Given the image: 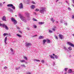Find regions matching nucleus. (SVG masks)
Wrapping results in <instances>:
<instances>
[{"label": "nucleus", "mask_w": 74, "mask_h": 74, "mask_svg": "<svg viewBox=\"0 0 74 74\" xmlns=\"http://www.w3.org/2000/svg\"><path fill=\"white\" fill-rule=\"evenodd\" d=\"M11 20L12 22H14V25H16L17 23V21H16L15 19L13 18H12Z\"/></svg>", "instance_id": "f257e3e1"}, {"label": "nucleus", "mask_w": 74, "mask_h": 74, "mask_svg": "<svg viewBox=\"0 0 74 74\" xmlns=\"http://www.w3.org/2000/svg\"><path fill=\"white\" fill-rule=\"evenodd\" d=\"M44 11H45V10H44V9L43 8H41L40 10V12L41 14H44Z\"/></svg>", "instance_id": "f03ea898"}, {"label": "nucleus", "mask_w": 74, "mask_h": 74, "mask_svg": "<svg viewBox=\"0 0 74 74\" xmlns=\"http://www.w3.org/2000/svg\"><path fill=\"white\" fill-rule=\"evenodd\" d=\"M2 27H5V28L6 30H8V29H9L8 27H7V26L4 24H2Z\"/></svg>", "instance_id": "7ed1b4c3"}, {"label": "nucleus", "mask_w": 74, "mask_h": 74, "mask_svg": "<svg viewBox=\"0 0 74 74\" xmlns=\"http://www.w3.org/2000/svg\"><path fill=\"white\" fill-rule=\"evenodd\" d=\"M67 43L68 45H70V46H71V47H73V48H74V44L71 43V42H67Z\"/></svg>", "instance_id": "20e7f679"}, {"label": "nucleus", "mask_w": 74, "mask_h": 74, "mask_svg": "<svg viewBox=\"0 0 74 74\" xmlns=\"http://www.w3.org/2000/svg\"><path fill=\"white\" fill-rule=\"evenodd\" d=\"M23 4H22V3H21L20 4H19V8H20V9H21V8H23Z\"/></svg>", "instance_id": "39448f33"}, {"label": "nucleus", "mask_w": 74, "mask_h": 74, "mask_svg": "<svg viewBox=\"0 0 74 74\" xmlns=\"http://www.w3.org/2000/svg\"><path fill=\"white\" fill-rule=\"evenodd\" d=\"M2 20L3 21H7V20H6V18L5 16H3L2 17Z\"/></svg>", "instance_id": "423d86ee"}, {"label": "nucleus", "mask_w": 74, "mask_h": 74, "mask_svg": "<svg viewBox=\"0 0 74 74\" xmlns=\"http://www.w3.org/2000/svg\"><path fill=\"white\" fill-rule=\"evenodd\" d=\"M59 37L60 39H63V35L62 34H60L59 35Z\"/></svg>", "instance_id": "0eeeda50"}, {"label": "nucleus", "mask_w": 74, "mask_h": 74, "mask_svg": "<svg viewBox=\"0 0 74 74\" xmlns=\"http://www.w3.org/2000/svg\"><path fill=\"white\" fill-rule=\"evenodd\" d=\"M32 45V44L30 43H27L26 44V46H30Z\"/></svg>", "instance_id": "6e6552de"}, {"label": "nucleus", "mask_w": 74, "mask_h": 74, "mask_svg": "<svg viewBox=\"0 0 74 74\" xmlns=\"http://www.w3.org/2000/svg\"><path fill=\"white\" fill-rule=\"evenodd\" d=\"M43 38H44V36H40L39 37V39H40V40H41V39H43Z\"/></svg>", "instance_id": "1a4fd4ad"}, {"label": "nucleus", "mask_w": 74, "mask_h": 74, "mask_svg": "<svg viewBox=\"0 0 74 74\" xmlns=\"http://www.w3.org/2000/svg\"><path fill=\"white\" fill-rule=\"evenodd\" d=\"M47 42V40L45 39H44L43 40V45H44L45 44V43Z\"/></svg>", "instance_id": "9d476101"}, {"label": "nucleus", "mask_w": 74, "mask_h": 74, "mask_svg": "<svg viewBox=\"0 0 74 74\" xmlns=\"http://www.w3.org/2000/svg\"><path fill=\"white\" fill-rule=\"evenodd\" d=\"M31 8L32 9H33V10L34 9V8H35V6L34 5H32L31 6Z\"/></svg>", "instance_id": "9b49d317"}, {"label": "nucleus", "mask_w": 74, "mask_h": 74, "mask_svg": "<svg viewBox=\"0 0 74 74\" xmlns=\"http://www.w3.org/2000/svg\"><path fill=\"white\" fill-rule=\"evenodd\" d=\"M39 25H42L44 24V22H39Z\"/></svg>", "instance_id": "f8f14e48"}, {"label": "nucleus", "mask_w": 74, "mask_h": 74, "mask_svg": "<svg viewBox=\"0 0 74 74\" xmlns=\"http://www.w3.org/2000/svg\"><path fill=\"white\" fill-rule=\"evenodd\" d=\"M56 28V27L55 26H54V27H53V28L52 29V30H53V31H55V29Z\"/></svg>", "instance_id": "ddd939ff"}, {"label": "nucleus", "mask_w": 74, "mask_h": 74, "mask_svg": "<svg viewBox=\"0 0 74 74\" xmlns=\"http://www.w3.org/2000/svg\"><path fill=\"white\" fill-rule=\"evenodd\" d=\"M7 7H12L13 6V5L12 4H9L7 5Z\"/></svg>", "instance_id": "4468645a"}, {"label": "nucleus", "mask_w": 74, "mask_h": 74, "mask_svg": "<svg viewBox=\"0 0 74 74\" xmlns=\"http://www.w3.org/2000/svg\"><path fill=\"white\" fill-rule=\"evenodd\" d=\"M51 21H52L53 23H54V22H55V20H53V18H51Z\"/></svg>", "instance_id": "2eb2a0df"}, {"label": "nucleus", "mask_w": 74, "mask_h": 74, "mask_svg": "<svg viewBox=\"0 0 74 74\" xmlns=\"http://www.w3.org/2000/svg\"><path fill=\"white\" fill-rule=\"evenodd\" d=\"M7 37H6L5 39L4 42L6 44V41H7Z\"/></svg>", "instance_id": "dca6fc26"}, {"label": "nucleus", "mask_w": 74, "mask_h": 74, "mask_svg": "<svg viewBox=\"0 0 74 74\" xmlns=\"http://www.w3.org/2000/svg\"><path fill=\"white\" fill-rule=\"evenodd\" d=\"M3 36H8V34L7 33H4L3 34Z\"/></svg>", "instance_id": "f3484780"}, {"label": "nucleus", "mask_w": 74, "mask_h": 74, "mask_svg": "<svg viewBox=\"0 0 74 74\" xmlns=\"http://www.w3.org/2000/svg\"><path fill=\"white\" fill-rule=\"evenodd\" d=\"M20 62H21V63H23V62H25V60H20Z\"/></svg>", "instance_id": "a211bd4d"}, {"label": "nucleus", "mask_w": 74, "mask_h": 74, "mask_svg": "<svg viewBox=\"0 0 74 74\" xmlns=\"http://www.w3.org/2000/svg\"><path fill=\"white\" fill-rule=\"evenodd\" d=\"M21 67H26V66L25 64H23L21 65Z\"/></svg>", "instance_id": "6ab92c4d"}, {"label": "nucleus", "mask_w": 74, "mask_h": 74, "mask_svg": "<svg viewBox=\"0 0 74 74\" xmlns=\"http://www.w3.org/2000/svg\"><path fill=\"white\" fill-rule=\"evenodd\" d=\"M68 49H69V50H70V51H71V50H72V48H71V47H69L68 48Z\"/></svg>", "instance_id": "aec40b11"}, {"label": "nucleus", "mask_w": 74, "mask_h": 74, "mask_svg": "<svg viewBox=\"0 0 74 74\" xmlns=\"http://www.w3.org/2000/svg\"><path fill=\"white\" fill-rule=\"evenodd\" d=\"M47 43H50V40L48 39L47 40Z\"/></svg>", "instance_id": "412c9836"}, {"label": "nucleus", "mask_w": 74, "mask_h": 74, "mask_svg": "<svg viewBox=\"0 0 74 74\" xmlns=\"http://www.w3.org/2000/svg\"><path fill=\"white\" fill-rule=\"evenodd\" d=\"M34 61H36L37 62H40V60L34 59Z\"/></svg>", "instance_id": "4be33fe9"}, {"label": "nucleus", "mask_w": 74, "mask_h": 74, "mask_svg": "<svg viewBox=\"0 0 74 74\" xmlns=\"http://www.w3.org/2000/svg\"><path fill=\"white\" fill-rule=\"evenodd\" d=\"M20 18H21V20L23 21H24V18H22V17H20Z\"/></svg>", "instance_id": "5701e85b"}, {"label": "nucleus", "mask_w": 74, "mask_h": 74, "mask_svg": "<svg viewBox=\"0 0 74 74\" xmlns=\"http://www.w3.org/2000/svg\"><path fill=\"white\" fill-rule=\"evenodd\" d=\"M24 58L25 59V60H27V57H26L24 56Z\"/></svg>", "instance_id": "b1692460"}, {"label": "nucleus", "mask_w": 74, "mask_h": 74, "mask_svg": "<svg viewBox=\"0 0 74 74\" xmlns=\"http://www.w3.org/2000/svg\"><path fill=\"white\" fill-rule=\"evenodd\" d=\"M51 56V59H52V58H53V59H54V57L53 56Z\"/></svg>", "instance_id": "393cba45"}, {"label": "nucleus", "mask_w": 74, "mask_h": 74, "mask_svg": "<svg viewBox=\"0 0 74 74\" xmlns=\"http://www.w3.org/2000/svg\"><path fill=\"white\" fill-rule=\"evenodd\" d=\"M12 8L14 9V10H15V6H13V5L12 6Z\"/></svg>", "instance_id": "a878e982"}, {"label": "nucleus", "mask_w": 74, "mask_h": 74, "mask_svg": "<svg viewBox=\"0 0 74 74\" xmlns=\"http://www.w3.org/2000/svg\"><path fill=\"white\" fill-rule=\"evenodd\" d=\"M17 36H18V37H22V36H21V35H19V34H17Z\"/></svg>", "instance_id": "bb28decb"}, {"label": "nucleus", "mask_w": 74, "mask_h": 74, "mask_svg": "<svg viewBox=\"0 0 74 74\" xmlns=\"http://www.w3.org/2000/svg\"><path fill=\"white\" fill-rule=\"evenodd\" d=\"M35 11H39V9H36Z\"/></svg>", "instance_id": "cd10ccee"}, {"label": "nucleus", "mask_w": 74, "mask_h": 74, "mask_svg": "<svg viewBox=\"0 0 74 74\" xmlns=\"http://www.w3.org/2000/svg\"><path fill=\"white\" fill-rule=\"evenodd\" d=\"M33 21H37V20L34 18H33Z\"/></svg>", "instance_id": "c85d7f7f"}, {"label": "nucleus", "mask_w": 74, "mask_h": 74, "mask_svg": "<svg viewBox=\"0 0 74 74\" xmlns=\"http://www.w3.org/2000/svg\"><path fill=\"white\" fill-rule=\"evenodd\" d=\"M55 57L56 59H58V56L57 55H55Z\"/></svg>", "instance_id": "c756f323"}, {"label": "nucleus", "mask_w": 74, "mask_h": 74, "mask_svg": "<svg viewBox=\"0 0 74 74\" xmlns=\"http://www.w3.org/2000/svg\"><path fill=\"white\" fill-rule=\"evenodd\" d=\"M34 28H36L37 27L36 25H34Z\"/></svg>", "instance_id": "7c9ffc66"}, {"label": "nucleus", "mask_w": 74, "mask_h": 74, "mask_svg": "<svg viewBox=\"0 0 74 74\" xmlns=\"http://www.w3.org/2000/svg\"><path fill=\"white\" fill-rule=\"evenodd\" d=\"M32 4H36V3L34 2V1H32Z\"/></svg>", "instance_id": "2f4dec72"}, {"label": "nucleus", "mask_w": 74, "mask_h": 74, "mask_svg": "<svg viewBox=\"0 0 74 74\" xmlns=\"http://www.w3.org/2000/svg\"><path fill=\"white\" fill-rule=\"evenodd\" d=\"M64 70H65V71H67V70H68V68H65L64 69Z\"/></svg>", "instance_id": "473e14b6"}, {"label": "nucleus", "mask_w": 74, "mask_h": 74, "mask_svg": "<svg viewBox=\"0 0 74 74\" xmlns=\"http://www.w3.org/2000/svg\"><path fill=\"white\" fill-rule=\"evenodd\" d=\"M49 33H52V31L51 30H49Z\"/></svg>", "instance_id": "72a5a7b5"}, {"label": "nucleus", "mask_w": 74, "mask_h": 74, "mask_svg": "<svg viewBox=\"0 0 74 74\" xmlns=\"http://www.w3.org/2000/svg\"><path fill=\"white\" fill-rule=\"evenodd\" d=\"M8 67L7 66H5L4 67V69H7Z\"/></svg>", "instance_id": "f704fd0d"}, {"label": "nucleus", "mask_w": 74, "mask_h": 74, "mask_svg": "<svg viewBox=\"0 0 74 74\" xmlns=\"http://www.w3.org/2000/svg\"><path fill=\"white\" fill-rule=\"evenodd\" d=\"M41 62H42V63H44V60H42Z\"/></svg>", "instance_id": "c9c22d12"}, {"label": "nucleus", "mask_w": 74, "mask_h": 74, "mask_svg": "<svg viewBox=\"0 0 74 74\" xmlns=\"http://www.w3.org/2000/svg\"><path fill=\"white\" fill-rule=\"evenodd\" d=\"M10 50L12 51V52H13V49L12 48H11L10 49Z\"/></svg>", "instance_id": "e433bc0d"}, {"label": "nucleus", "mask_w": 74, "mask_h": 74, "mask_svg": "<svg viewBox=\"0 0 74 74\" xmlns=\"http://www.w3.org/2000/svg\"><path fill=\"white\" fill-rule=\"evenodd\" d=\"M55 38H56V39H58V37H57V36H55Z\"/></svg>", "instance_id": "4c0bfd02"}, {"label": "nucleus", "mask_w": 74, "mask_h": 74, "mask_svg": "<svg viewBox=\"0 0 74 74\" xmlns=\"http://www.w3.org/2000/svg\"><path fill=\"white\" fill-rule=\"evenodd\" d=\"M16 70H19V68H16Z\"/></svg>", "instance_id": "58836bf2"}, {"label": "nucleus", "mask_w": 74, "mask_h": 74, "mask_svg": "<svg viewBox=\"0 0 74 74\" xmlns=\"http://www.w3.org/2000/svg\"><path fill=\"white\" fill-rule=\"evenodd\" d=\"M3 26V24L0 23V26Z\"/></svg>", "instance_id": "ea45409f"}, {"label": "nucleus", "mask_w": 74, "mask_h": 74, "mask_svg": "<svg viewBox=\"0 0 74 74\" xmlns=\"http://www.w3.org/2000/svg\"><path fill=\"white\" fill-rule=\"evenodd\" d=\"M27 74H31V73L30 72L28 73Z\"/></svg>", "instance_id": "a19ab883"}, {"label": "nucleus", "mask_w": 74, "mask_h": 74, "mask_svg": "<svg viewBox=\"0 0 74 74\" xmlns=\"http://www.w3.org/2000/svg\"><path fill=\"white\" fill-rule=\"evenodd\" d=\"M72 18L73 19H74V15H73L72 16Z\"/></svg>", "instance_id": "79ce46f5"}, {"label": "nucleus", "mask_w": 74, "mask_h": 74, "mask_svg": "<svg viewBox=\"0 0 74 74\" xmlns=\"http://www.w3.org/2000/svg\"><path fill=\"white\" fill-rule=\"evenodd\" d=\"M68 73H73V72L72 71H71V72L69 71Z\"/></svg>", "instance_id": "37998d69"}, {"label": "nucleus", "mask_w": 74, "mask_h": 74, "mask_svg": "<svg viewBox=\"0 0 74 74\" xmlns=\"http://www.w3.org/2000/svg\"><path fill=\"white\" fill-rule=\"evenodd\" d=\"M69 71H72V70H71V69H70V70H69Z\"/></svg>", "instance_id": "c03bdc74"}, {"label": "nucleus", "mask_w": 74, "mask_h": 74, "mask_svg": "<svg viewBox=\"0 0 74 74\" xmlns=\"http://www.w3.org/2000/svg\"><path fill=\"white\" fill-rule=\"evenodd\" d=\"M17 29H19V27H17Z\"/></svg>", "instance_id": "a18cd8bd"}, {"label": "nucleus", "mask_w": 74, "mask_h": 74, "mask_svg": "<svg viewBox=\"0 0 74 74\" xmlns=\"http://www.w3.org/2000/svg\"><path fill=\"white\" fill-rule=\"evenodd\" d=\"M66 3H67L68 4L69 3H68V2H67V1H66Z\"/></svg>", "instance_id": "49530a36"}, {"label": "nucleus", "mask_w": 74, "mask_h": 74, "mask_svg": "<svg viewBox=\"0 0 74 74\" xmlns=\"http://www.w3.org/2000/svg\"><path fill=\"white\" fill-rule=\"evenodd\" d=\"M59 1V0H57L56 1V2H58Z\"/></svg>", "instance_id": "de8ad7c7"}, {"label": "nucleus", "mask_w": 74, "mask_h": 74, "mask_svg": "<svg viewBox=\"0 0 74 74\" xmlns=\"http://www.w3.org/2000/svg\"><path fill=\"white\" fill-rule=\"evenodd\" d=\"M35 36H37V35H34V36H33V37H35Z\"/></svg>", "instance_id": "09e8293b"}, {"label": "nucleus", "mask_w": 74, "mask_h": 74, "mask_svg": "<svg viewBox=\"0 0 74 74\" xmlns=\"http://www.w3.org/2000/svg\"><path fill=\"white\" fill-rule=\"evenodd\" d=\"M26 15H29V14H28V13H26Z\"/></svg>", "instance_id": "8fccbe9b"}, {"label": "nucleus", "mask_w": 74, "mask_h": 74, "mask_svg": "<svg viewBox=\"0 0 74 74\" xmlns=\"http://www.w3.org/2000/svg\"><path fill=\"white\" fill-rule=\"evenodd\" d=\"M19 32L20 33H22V32L21 31H19Z\"/></svg>", "instance_id": "3c124183"}, {"label": "nucleus", "mask_w": 74, "mask_h": 74, "mask_svg": "<svg viewBox=\"0 0 74 74\" xmlns=\"http://www.w3.org/2000/svg\"><path fill=\"white\" fill-rule=\"evenodd\" d=\"M64 48L65 49H66V47H64Z\"/></svg>", "instance_id": "603ef678"}, {"label": "nucleus", "mask_w": 74, "mask_h": 74, "mask_svg": "<svg viewBox=\"0 0 74 74\" xmlns=\"http://www.w3.org/2000/svg\"><path fill=\"white\" fill-rule=\"evenodd\" d=\"M53 56H55V54H53Z\"/></svg>", "instance_id": "864d4df0"}, {"label": "nucleus", "mask_w": 74, "mask_h": 74, "mask_svg": "<svg viewBox=\"0 0 74 74\" xmlns=\"http://www.w3.org/2000/svg\"><path fill=\"white\" fill-rule=\"evenodd\" d=\"M68 9H69H69H70V8H68Z\"/></svg>", "instance_id": "5fc2aeb1"}, {"label": "nucleus", "mask_w": 74, "mask_h": 74, "mask_svg": "<svg viewBox=\"0 0 74 74\" xmlns=\"http://www.w3.org/2000/svg\"><path fill=\"white\" fill-rule=\"evenodd\" d=\"M72 36H74V34H72Z\"/></svg>", "instance_id": "6e6d98bb"}, {"label": "nucleus", "mask_w": 74, "mask_h": 74, "mask_svg": "<svg viewBox=\"0 0 74 74\" xmlns=\"http://www.w3.org/2000/svg\"><path fill=\"white\" fill-rule=\"evenodd\" d=\"M73 3H74V0H73Z\"/></svg>", "instance_id": "4d7b16f0"}, {"label": "nucleus", "mask_w": 74, "mask_h": 74, "mask_svg": "<svg viewBox=\"0 0 74 74\" xmlns=\"http://www.w3.org/2000/svg\"><path fill=\"white\" fill-rule=\"evenodd\" d=\"M56 22H57V23H58V21H56Z\"/></svg>", "instance_id": "13d9d810"}, {"label": "nucleus", "mask_w": 74, "mask_h": 74, "mask_svg": "<svg viewBox=\"0 0 74 74\" xmlns=\"http://www.w3.org/2000/svg\"><path fill=\"white\" fill-rule=\"evenodd\" d=\"M4 3H5V2H4V3H3V4H4Z\"/></svg>", "instance_id": "bf43d9fd"}, {"label": "nucleus", "mask_w": 74, "mask_h": 74, "mask_svg": "<svg viewBox=\"0 0 74 74\" xmlns=\"http://www.w3.org/2000/svg\"><path fill=\"white\" fill-rule=\"evenodd\" d=\"M71 56H70V57H71Z\"/></svg>", "instance_id": "052dcab7"}, {"label": "nucleus", "mask_w": 74, "mask_h": 74, "mask_svg": "<svg viewBox=\"0 0 74 74\" xmlns=\"http://www.w3.org/2000/svg\"><path fill=\"white\" fill-rule=\"evenodd\" d=\"M66 73H64V74H66Z\"/></svg>", "instance_id": "680f3d73"}, {"label": "nucleus", "mask_w": 74, "mask_h": 74, "mask_svg": "<svg viewBox=\"0 0 74 74\" xmlns=\"http://www.w3.org/2000/svg\"><path fill=\"white\" fill-rule=\"evenodd\" d=\"M15 16H16V15H15Z\"/></svg>", "instance_id": "e2e57ef3"}, {"label": "nucleus", "mask_w": 74, "mask_h": 74, "mask_svg": "<svg viewBox=\"0 0 74 74\" xmlns=\"http://www.w3.org/2000/svg\"><path fill=\"white\" fill-rule=\"evenodd\" d=\"M18 68H20V67H19Z\"/></svg>", "instance_id": "0e129e2a"}, {"label": "nucleus", "mask_w": 74, "mask_h": 74, "mask_svg": "<svg viewBox=\"0 0 74 74\" xmlns=\"http://www.w3.org/2000/svg\"><path fill=\"white\" fill-rule=\"evenodd\" d=\"M12 11V10H11Z\"/></svg>", "instance_id": "69168bd1"}]
</instances>
